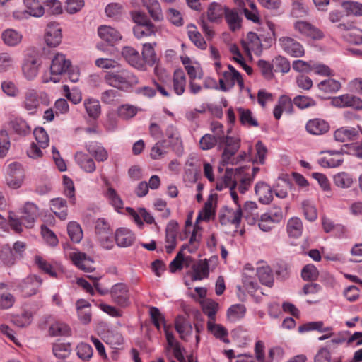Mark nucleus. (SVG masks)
I'll use <instances>...</instances> for the list:
<instances>
[{
	"instance_id": "f257e3e1",
	"label": "nucleus",
	"mask_w": 362,
	"mask_h": 362,
	"mask_svg": "<svg viewBox=\"0 0 362 362\" xmlns=\"http://www.w3.org/2000/svg\"><path fill=\"white\" fill-rule=\"evenodd\" d=\"M210 129L218 141V148L222 150L221 163H235L234 155L240 147V139L224 134V127L219 122H212Z\"/></svg>"
},
{
	"instance_id": "f03ea898",
	"label": "nucleus",
	"mask_w": 362,
	"mask_h": 362,
	"mask_svg": "<svg viewBox=\"0 0 362 362\" xmlns=\"http://www.w3.org/2000/svg\"><path fill=\"white\" fill-rule=\"evenodd\" d=\"M104 80L109 86L121 90H128L139 82L136 76L125 69L107 71Z\"/></svg>"
},
{
	"instance_id": "7ed1b4c3",
	"label": "nucleus",
	"mask_w": 362,
	"mask_h": 362,
	"mask_svg": "<svg viewBox=\"0 0 362 362\" xmlns=\"http://www.w3.org/2000/svg\"><path fill=\"white\" fill-rule=\"evenodd\" d=\"M71 62L65 54L57 52L52 59L50 66V74L49 77L43 76L42 82L58 83L60 81V76L66 73L71 68Z\"/></svg>"
},
{
	"instance_id": "20e7f679",
	"label": "nucleus",
	"mask_w": 362,
	"mask_h": 362,
	"mask_svg": "<svg viewBox=\"0 0 362 362\" xmlns=\"http://www.w3.org/2000/svg\"><path fill=\"white\" fill-rule=\"evenodd\" d=\"M234 183H229L228 186L230 187V196L236 205L235 209H227L224 214L221 216V224L230 223L235 226V228H238L241 222L242 215V206H241V199L236 194L233 186Z\"/></svg>"
},
{
	"instance_id": "39448f33",
	"label": "nucleus",
	"mask_w": 362,
	"mask_h": 362,
	"mask_svg": "<svg viewBox=\"0 0 362 362\" xmlns=\"http://www.w3.org/2000/svg\"><path fill=\"white\" fill-rule=\"evenodd\" d=\"M40 99H41L43 104L49 103L48 95L45 92H41L38 94L35 89L29 88L24 93L23 100L21 103L22 107L29 114H34L39 107Z\"/></svg>"
},
{
	"instance_id": "423d86ee",
	"label": "nucleus",
	"mask_w": 362,
	"mask_h": 362,
	"mask_svg": "<svg viewBox=\"0 0 362 362\" xmlns=\"http://www.w3.org/2000/svg\"><path fill=\"white\" fill-rule=\"evenodd\" d=\"M225 187H230L228 186L229 183H234L233 189L238 194V192L244 194L250 187L252 183V177L245 176L243 174L240 175L238 171L235 170V180L233 179V172L226 169V174L224 175Z\"/></svg>"
},
{
	"instance_id": "0eeeda50",
	"label": "nucleus",
	"mask_w": 362,
	"mask_h": 362,
	"mask_svg": "<svg viewBox=\"0 0 362 362\" xmlns=\"http://www.w3.org/2000/svg\"><path fill=\"white\" fill-rule=\"evenodd\" d=\"M167 345L165 346V354L168 358L174 357L179 362H194L192 356H185V349L175 339L173 334L166 332Z\"/></svg>"
},
{
	"instance_id": "6e6552de",
	"label": "nucleus",
	"mask_w": 362,
	"mask_h": 362,
	"mask_svg": "<svg viewBox=\"0 0 362 362\" xmlns=\"http://www.w3.org/2000/svg\"><path fill=\"white\" fill-rule=\"evenodd\" d=\"M112 301L120 308H124L131 304V293L129 286L124 283H117L110 289Z\"/></svg>"
},
{
	"instance_id": "1a4fd4ad",
	"label": "nucleus",
	"mask_w": 362,
	"mask_h": 362,
	"mask_svg": "<svg viewBox=\"0 0 362 362\" xmlns=\"http://www.w3.org/2000/svg\"><path fill=\"white\" fill-rule=\"evenodd\" d=\"M41 64V60L33 54L25 55L22 64L23 76L28 81L34 80L38 74Z\"/></svg>"
},
{
	"instance_id": "9d476101",
	"label": "nucleus",
	"mask_w": 362,
	"mask_h": 362,
	"mask_svg": "<svg viewBox=\"0 0 362 362\" xmlns=\"http://www.w3.org/2000/svg\"><path fill=\"white\" fill-rule=\"evenodd\" d=\"M280 47L288 55L300 58L305 55L303 46L295 39L290 37H281L279 39Z\"/></svg>"
},
{
	"instance_id": "9b49d317",
	"label": "nucleus",
	"mask_w": 362,
	"mask_h": 362,
	"mask_svg": "<svg viewBox=\"0 0 362 362\" xmlns=\"http://www.w3.org/2000/svg\"><path fill=\"white\" fill-rule=\"evenodd\" d=\"M103 181L104 183L103 192L104 197L116 211L119 212L124 206V202L120 195L116 189L113 188L112 184L107 178H103Z\"/></svg>"
},
{
	"instance_id": "f8f14e48",
	"label": "nucleus",
	"mask_w": 362,
	"mask_h": 362,
	"mask_svg": "<svg viewBox=\"0 0 362 362\" xmlns=\"http://www.w3.org/2000/svg\"><path fill=\"white\" fill-rule=\"evenodd\" d=\"M165 135L168 139L173 151L179 156L184 152L183 143L178 128L174 124H168L165 130Z\"/></svg>"
},
{
	"instance_id": "ddd939ff",
	"label": "nucleus",
	"mask_w": 362,
	"mask_h": 362,
	"mask_svg": "<svg viewBox=\"0 0 362 362\" xmlns=\"http://www.w3.org/2000/svg\"><path fill=\"white\" fill-rule=\"evenodd\" d=\"M69 258L73 264L78 269L90 272L93 271V260L86 253L80 252L77 250H73L67 254Z\"/></svg>"
},
{
	"instance_id": "4468645a",
	"label": "nucleus",
	"mask_w": 362,
	"mask_h": 362,
	"mask_svg": "<svg viewBox=\"0 0 362 362\" xmlns=\"http://www.w3.org/2000/svg\"><path fill=\"white\" fill-rule=\"evenodd\" d=\"M331 105L337 108L352 107L355 110H361L362 100L351 94H344L332 98Z\"/></svg>"
},
{
	"instance_id": "2eb2a0df",
	"label": "nucleus",
	"mask_w": 362,
	"mask_h": 362,
	"mask_svg": "<svg viewBox=\"0 0 362 362\" xmlns=\"http://www.w3.org/2000/svg\"><path fill=\"white\" fill-rule=\"evenodd\" d=\"M242 47L248 56L252 54L259 56L262 52V44L259 36L253 32H249L246 38L242 40Z\"/></svg>"
},
{
	"instance_id": "dca6fc26",
	"label": "nucleus",
	"mask_w": 362,
	"mask_h": 362,
	"mask_svg": "<svg viewBox=\"0 0 362 362\" xmlns=\"http://www.w3.org/2000/svg\"><path fill=\"white\" fill-rule=\"evenodd\" d=\"M294 29L301 35L312 40H320L324 37L323 33L308 22L298 21L294 23Z\"/></svg>"
},
{
	"instance_id": "f3484780",
	"label": "nucleus",
	"mask_w": 362,
	"mask_h": 362,
	"mask_svg": "<svg viewBox=\"0 0 362 362\" xmlns=\"http://www.w3.org/2000/svg\"><path fill=\"white\" fill-rule=\"evenodd\" d=\"M62 33L60 25L56 22L49 23L46 28L45 40L51 47H57L62 42Z\"/></svg>"
},
{
	"instance_id": "a211bd4d",
	"label": "nucleus",
	"mask_w": 362,
	"mask_h": 362,
	"mask_svg": "<svg viewBox=\"0 0 362 362\" xmlns=\"http://www.w3.org/2000/svg\"><path fill=\"white\" fill-rule=\"evenodd\" d=\"M325 156L318 159V163L323 168H337L344 162V154L341 151L330 150L324 152Z\"/></svg>"
},
{
	"instance_id": "6ab92c4d",
	"label": "nucleus",
	"mask_w": 362,
	"mask_h": 362,
	"mask_svg": "<svg viewBox=\"0 0 362 362\" xmlns=\"http://www.w3.org/2000/svg\"><path fill=\"white\" fill-rule=\"evenodd\" d=\"M122 54L127 62L132 67L140 70H146V66L141 58L139 53L133 47H124L122 50Z\"/></svg>"
},
{
	"instance_id": "aec40b11",
	"label": "nucleus",
	"mask_w": 362,
	"mask_h": 362,
	"mask_svg": "<svg viewBox=\"0 0 362 362\" xmlns=\"http://www.w3.org/2000/svg\"><path fill=\"white\" fill-rule=\"evenodd\" d=\"M236 83L240 88L244 86L242 76L239 72H223V77L219 79L220 89L225 92L228 91Z\"/></svg>"
},
{
	"instance_id": "412c9836",
	"label": "nucleus",
	"mask_w": 362,
	"mask_h": 362,
	"mask_svg": "<svg viewBox=\"0 0 362 362\" xmlns=\"http://www.w3.org/2000/svg\"><path fill=\"white\" fill-rule=\"evenodd\" d=\"M134 240L135 235L129 228L122 227L115 233V241L119 247H130Z\"/></svg>"
},
{
	"instance_id": "4be33fe9",
	"label": "nucleus",
	"mask_w": 362,
	"mask_h": 362,
	"mask_svg": "<svg viewBox=\"0 0 362 362\" xmlns=\"http://www.w3.org/2000/svg\"><path fill=\"white\" fill-rule=\"evenodd\" d=\"M21 213L23 226L32 228L38 215L37 206L34 203L28 202L22 208Z\"/></svg>"
},
{
	"instance_id": "5701e85b",
	"label": "nucleus",
	"mask_w": 362,
	"mask_h": 362,
	"mask_svg": "<svg viewBox=\"0 0 362 362\" xmlns=\"http://www.w3.org/2000/svg\"><path fill=\"white\" fill-rule=\"evenodd\" d=\"M41 284L42 279L40 277L30 275L21 281L20 287L25 296H31L37 293Z\"/></svg>"
},
{
	"instance_id": "b1692460",
	"label": "nucleus",
	"mask_w": 362,
	"mask_h": 362,
	"mask_svg": "<svg viewBox=\"0 0 362 362\" xmlns=\"http://www.w3.org/2000/svg\"><path fill=\"white\" fill-rule=\"evenodd\" d=\"M85 148L98 162H104L108 158L107 151L98 141L86 142Z\"/></svg>"
},
{
	"instance_id": "393cba45",
	"label": "nucleus",
	"mask_w": 362,
	"mask_h": 362,
	"mask_svg": "<svg viewBox=\"0 0 362 362\" xmlns=\"http://www.w3.org/2000/svg\"><path fill=\"white\" fill-rule=\"evenodd\" d=\"M74 159L79 168L87 173H93L96 170L95 160L83 151H77Z\"/></svg>"
},
{
	"instance_id": "a878e982",
	"label": "nucleus",
	"mask_w": 362,
	"mask_h": 362,
	"mask_svg": "<svg viewBox=\"0 0 362 362\" xmlns=\"http://www.w3.org/2000/svg\"><path fill=\"white\" fill-rule=\"evenodd\" d=\"M1 40L8 47H17L22 42L23 34L13 28H7L2 32Z\"/></svg>"
},
{
	"instance_id": "bb28decb",
	"label": "nucleus",
	"mask_w": 362,
	"mask_h": 362,
	"mask_svg": "<svg viewBox=\"0 0 362 362\" xmlns=\"http://www.w3.org/2000/svg\"><path fill=\"white\" fill-rule=\"evenodd\" d=\"M177 223L175 221H170L165 230V249L168 253H171L176 247V235L177 230Z\"/></svg>"
},
{
	"instance_id": "cd10ccee",
	"label": "nucleus",
	"mask_w": 362,
	"mask_h": 362,
	"mask_svg": "<svg viewBox=\"0 0 362 362\" xmlns=\"http://www.w3.org/2000/svg\"><path fill=\"white\" fill-rule=\"evenodd\" d=\"M258 200L263 204H269L273 199V191L269 185L264 182H258L255 187Z\"/></svg>"
},
{
	"instance_id": "c85d7f7f",
	"label": "nucleus",
	"mask_w": 362,
	"mask_h": 362,
	"mask_svg": "<svg viewBox=\"0 0 362 362\" xmlns=\"http://www.w3.org/2000/svg\"><path fill=\"white\" fill-rule=\"evenodd\" d=\"M242 215L250 225H254L259 219L257 204L255 202L247 201L242 207Z\"/></svg>"
},
{
	"instance_id": "c756f323",
	"label": "nucleus",
	"mask_w": 362,
	"mask_h": 362,
	"mask_svg": "<svg viewBox=\"0 0 362 362\" xmlns=\"http://www.w3.org/2000/svg\"><path fill=\"white\" fill-rule=\"evenodd\" d=\"M98 34L102 40L110 44H113L122 39L121 34L117 30L108 25L99 26Z\"/></svg>"
},
{
	"instance_id": "7c9ffc66",
	"label": "nucleus",
	"mask_w": 362,
	"mask_h": 362,
	"mask_svg": "<svg viewBox=\"0 0 362 362\" xmlns=\"http://www.w3.org/2000/svg\"><path fill=\"white\" fill-rule=\"evenodd\" d=\"M209 273V266L207 259H201L192 267V279L200 281L207 278Z\"/></svg>"
},
{
	"instance_id": "2f4dec72",
	"label": "nucleus",
	"mask_w": 362,
	"mask_h": 362,
	"mask_svg": "<svg viewBox=\"0 0 362 362\" xmlns=\"http://www.w3.org/2000/svg\"><path fill=\"white\" fill-rule=\"evenodd\" d=\"M306 130L312 134L320 135L326 133L329 129V124L322 119H313L306 124Z\"/></svg>"
},
{
	"instance_id": "473e14b6",
	"label": "nucleus",
	"mask_w": 362,
	"mask_h": 362,
	"mask_svg": "<svg viewBox=\"0 0 362 362\" xmlns=\"http://www.w3.org/2000/svg\"><path fill=\"white\" fill-rule=\"evenodd\" d=\"M207 329L216 339L226 344L230 342L228 339V330L221 325L215 322V320H209L207 322Z\"/></svg>"
},
{
	"instance_id": "72a5a7b5",
	"label": "nucleus",
	"mask_w": 362,
	"mask_h": 362,
	"mask_svg": "<svg viewBox=\"0 0 362 362\" xmlns=\"http://www.w3.org/2000/svg\"><path fill=\"white\" fill-rule=\"evenodd\" d=\"M199 168L200 163L197 156L194 154L189 155L185 164V173L189 180H195Z\"/></svg>"
},
{
	"instance_id": "f704fd0d",
	"label": "nucleus",
	"mask_w": 362,
	"mask_h": 362,
	"mask_svg": "<svg viewBox=\"0 0 362 362\" xmlns=\"http://www.w3.org/2000/svg\"><path fill=\"white\" fill-rule=\"evenodd\" d=\"M142 5L146 8L151 17L156 21L163 20V15L158 0H141Z\"/></svg>"
},
{
	"instance_id": "c9c22d12",
	"label": "nucleus",
	"mask_w": 362,
	"mask_h": 362,
	"mask_svg": "<svg viewBox=\"0 0 362 362\" xmlns=\"http://www.w3.org/2000/svg\"><path fill=\"white\" fill-rule=\"evenodd\" d=\"M225 19L228 25L229 29L235 32L239 30L241 27V16L236 9H230L226 8Z\"/></svg>"
},
{
	"instance_id": "e433bc0d",
	"label": "nucleus",
	"mask_w": 362,
	"mask_h": 362,
	"mask_svg": "<svg viewBox=\"0 0 362 362\" xmlns=\"http://www.w3.org/2000/svg\"><path fill=\"white\" fill-rule=\"evenodd\" d=\"M173 90L177 95H182L186 87V76L183 70L178 69L174 71L173 76Z\"/></svg>"
},
{
	"instance_id": "4c0bfd02",
	"label": "nucleus",
	"mask_w": 362,
	"mask_h": 362,
	"mask_svg": "<svg viewBox=\"0 0 362 362\" xmlns=\"http://www.w3.org/2000/svg\"><path fill=\"white\" fill-rule=\"evenodd\" d=\"M175 329L182 339L187 341L192 333V325L183 317L179 316L175 320Z\"/></svg>"
},
{
	"instance_id": "58836bf2",
	"label": "nucleus",
	"mask_w": 362,
	"mask_h": 362,
	"mask_svg": "<svg viewBox=\"0 0 362 362\" xmlns=\"http://www.w3.org/2000/svg\"><path fill=\"white\" fill-rule=\"evenodd\" d=\"M358 134L356 128L344 127L337 129L334 132V136L337 141L346 142L354 139Z\"/></svg>"
},
{
	"instance_id": "ea45409f",
	"label": "nucleus",
	"mask_w": 362,
	"mask_h": 362,
	"mask_svg": "<svg viewBox=\"0 0 362 362\" xmlns=\"http://www.w3.org/2000/svg\"><path fill=\"white\" fill-rule=\"evenodd\" d=\"M226 6L213 2L208 8L207 17L211 22L218 23L221 21L222 17L225 15Z\"/></svg>"
},
{
	"instance_id": "a19ab883",
	"label": "nucleus",
	"mask_w": 362,
	"mask_h": 362,
	"mask_svg": "<svg viewBox=\"0 0 362 362\" xmlns=\"http://www.w3.org/2000/svg\"><path fill=\"white\" fill-rule=\"evenodd\" d=\"M23 2L30 16L40 18L44 15V6L38 0H23Z\"/></svg>"
},
{
	"instance_id": "79ce46f5",
	"label": "nucleus",
	"mask_w": 362,
	"mask_h": 362,
	"mask_svg": "<svg viewBox=\"0 0 362 362\" xmlns=\"http://www.w3.org/2000/svg\"><path fill=\"white\" fill-rule=\"evenodd\" d=\"M66 202L62 198H55L51 200L52 211L62 220L67 218Z\"/></svg>"
},
{
	"instance_id": "37998d69",
	"label": "nucleus",
	"mask_w": 362,
	"mask_h": 362,
	"mask_svg": "<svg viewBox=\"0 0 362 362\" xmlns=\"http://www.w3.org/2000/svg\"><path fill=\"white\" fill-rule=\"evenodd\" d=\"M240 123L247 127H258L259 123L256 117L253 115L252 111L249 109L243 107L238 108Z\"/></svg>"
},
{
	"instance_id": "c03bdc74",
	"label": "nucleus",
	"mask_w": 362,
	"mask_h": 362,
	"mask_svg": "<svg viewBox=\"0 0 362 362\" xmlns=\"http://www.w3.org/2000/svg\"><path fill=\"white\" fill-rule=\"evenodd\" d=\"M287 233L290 237L297 238L302 235L303 223L298 217L291 218L287 223Z\"/></svg>"
},
{
	"instance_id": "a18cd8bd",
	"label": "nucleus",
	"mask_w": 362,
	"mask_h": 362,
	"mask_svg": "<svg viewBox=\"0 0 362 362\" xmlns=\"http://www.w3.org/2000/svg\"><path fill=\"white\" fill-rule=\"evenodd\" d=\"M10 125L13 132L19 135L25 136L31 132L30 125L25 119L21 117H16L12 119L10 122Z\"/></svg>"
},
{
	"instance_id": "49530a36",
	"label": "nucleus",
	"mask_w": 362,
	"mask_h": 362,
	"mask_svg": "<svg viewBox=\"0 0 362 362\" xmlns=\"http://www.w3.org/2000/svg\"><path fill=\"white\" fill-rule=\"evenodd\" d=\"M256 274L262 284L268 287L272 286L274 284V276L272 269L269 266L258 267L257 269Z\"/></svg>"
},
{
	"instance_id": "de8ad7c7",
	"label": "nucleus",
	"mask_w": 362,
	"mask_h": 362,
	"mask_svg": "<svg viewBox=\"0 0 362 362\" xmlns=\"http://www.w3.org/2000/svg\"><path fill=\"white\" fill-rule=\"evenodd\" d=\"M202 308L204 314H206L209 320H215L216 314L218 310V303L212 299L204 298L201 301Z\"/></svg>"
},
{
	"instance_id": "09e8293b",
	"label": "nucleus",
	"mask_w": 362,
	"mask_h": 362,
	"mask_svg": "<svg viewBox=\"0 0 362 362\" xmlns=\"http://www.w3.org/2000/svg\"><path fill=\"white\" fill-rule=\"evenodd\" d=\"M310 331H317L318 332H326L332 331V327H325L324 325L323 322L322 321H316V322H310L305 323L298 327V332L300 333H303L306 332Z\"/></svg>"
},
{
	"instance_id": "8fccbe9b",
	"label": "nucleus",
	"mask_w": 362,
	"mask_h": 362,
	"mask_svg": "<svg viewBox=\"0 0 362 362\" xmlns=\"http://www.w3.org/2000/svg\"><path fill=\"white\" fill-rule=\"evenodd\" d=\"M83 105L89 117L96 119L100 116L101 108L98 100L93 98L85 99Z\"/></svg>"
},
{
	"instance_id": "3c124183",
	"label": "nucleus",
	"mask_w": 362,
	"mask_h": 362,
	"mask_svg": "<svg viewBox=\"0 0 362 362\" xmlns=\"http://www.w3.org/2000/svg\"><path fill=\"white\" fill-rule=\"evenodd\" d=\"M246 313V308L243 304L231 305L227 311V317L230 322H237L242 319Z\"/></svg>"
},
{
	"instance_id": "603ef678",
	"label": "nucleus",
	"mask_w": 362,
	"mask_h": 362,
	"mask_svg": "<svg viewBox=\"0 0 362 362\" xmlns=\"http://www.w3.org/2000/svg\"><path fill=\"white\" fill-rule=\"evenodd\" d=\"M341 7L347 16H362V4L358 1H344L341 3Z\"/></svg>"
},
{
	"instance_id": "864d4df0",
	"label": "nucleus",
	"mask_w": 362,
	"mask_h": 362,
	"mask_svg": "<svg viewBox=\"0 0 362 362\" xmlns=\"http://www.w3.org/2000/svg\"><path fill=\"white\" fill-rule=\"evenodd\" d=\"M156 31V28L153 23L144 25H135L133 28L134 35L138 39L155 35Z\"/></svg>"
},
{
	"instance_id": "5fc2aeb1",
	"label": "nucleus",
	"mask_w": 362,
	"mask_h": 362,
	"mask_svg": "<svg viewBox=\"0 0 362 362\" xmlns=\"http://www.w3.org/2000/svg\"><path fill=\"white\" fill-rule=\"evenodd\" d=\"M68 235L72 242L78 243L83 238L81 226L76 221H70L67 226Z\"/></svg>"
},
{
	"instance_id": "6e6d98bb",
	"label": "nucleus",
	"mask_w": 362,
	"mask_h": 362,
	"mask_svg": "<svg viewBox=\"0 0 362 362\" xmlns=\"http://www.w3.org/2000/svg\"><path fill=\"white\" fill-rule=\"evenodd\" d=\"M188 35L194 45L201 49H206L207 45L205 40L194 25L188 27Z\"/></svg>"
},
{
	"instance_id": "4d7b16f0",
	"label": "nucleus",
	"mask_w": 362,
	"mask_h": 362,
	"mask_svg": "<svg viewBox=\"0 0 362 362\" xmlns=\"http://www.w3.org/2000/svg\"><path fill=\"white\" fill-rule=\"evenodd\" d=\"M272 67L275 71H280L285 74L290 71L291 64L286 57L279 55L273 59Z\"/></svg>"
},
{
	"instance_id": "13d9d810",
	"label": "nucleus",
	"mask_w": 362,
	"mask_h": 362,
	"mask_svg": "<svg viewBox=\"0 0 362 362\" xmlns=\"http://www.w3.org/2000/svg\"><path fill=\"white\" fill-rule=\"evenodd\" d=\"M53 354L59 358H65L68 357L71 351V344L69 343L58 342L53 345Z\"/></svg>"
},
{
	"instance_id": "bf43d9fd",
	"label": "nucleus",
	"mask_w": 362,
	"mask_h": 362,
	"mask_svg": "<svg viewBox=\"0 0 362 362\" xmlns=\"http://www.w3.org/2000/svg\"><path fill=\"white\" fill-rule=\"evenodd\" d=\"M314 362H342L341 357L332 358L331 352L327 348L320 349L315 355Z\"/></svg>"
},
{
	"instance_id": "052dcab7",
	"label": "nucleus",
	"mask_w": 362,
	"mask_h": 362,
	"mask_svg": "<svg viewBox=\"0 0 362 362\" xmlns=\"http://www.w3.org/2000/svg\"><path fill=\"white\" fill-rule=\"evenodd\" d=\"M2 91L8 97L16 98L20 94L17 85L11 80L3 81L1 83Z\"/></svg>"
},
{
	"instance_id": "680f3d73",
	"label": "nucleus",
	"mask_w": 362,
	"mask_h": 362,
	"mask_svg": "<svg viewBox=\"0 0 362 362\" xmlns=\"http://www.w3.org/2000/svg\"><path fill=\"white\" fill-rule=\"evenodd\" d=\"M35 263L40 269L49 274V276L52 277H56L57 276V272L56 269L42 257L38 255L35 256Z\"/></svg>"
},
{
	"instance_id": "e2e57ef3",
	"label": "nucleus",
	"mask_w": 362,
	"mask_h": 362,
	"mask_svg": "<svg viewBox=\"0 0 362 362\" xmlns=\"http://www.w3.org/2000/svg\"><path fill=\"white\" fill-rule=\"evenodd\" d=\"M142 57L141 59L145 64L153 65L156 62V56L152 44L145 43L143 45Z\"/></svg>"
},
{
	"instance_id": "0e129e2a",
	"label": "nucleus",
	"mask_w": 362,
	"mask_h": 362,
	"mask_svg": "<svg viewBox=\"0 0 362 362\" xmlns=\"http://www.w3.org/2000/svg\"><path fill=\"white\" fill-rule=\"evenodd\" d=\"M318 87L321 90L327 93H334L339 90L341 88V83L334 79L328 78L322 81L319 84Z\"/></svg>"
},
{
	"instance_id": "69168bd1",
	"label": "nucleus",
	"mask_w": 362,
	"mask_h": 362,
	"mask_svg": "<svg viewBox=\"0 0 362 362\" xmlns=\"http://www.w3.org/2000/svg\"><path fill=\"white\" fill-rule=\"evenodd\" d=\"M334 184L341 188H349L353 184L351 176L346 173H340L334 177Z\"/></svg>"
},
{
	"instance_id": "338daca9",
	"label": "nucleus",
	"mask_w": 362,
	"mask_h": 362,
	"mask_svg": "<svg viewBox=\"0 0 362 362\" xmlns=\"http://www.w3.org/2000/svg\"><path fill=\"white\" fill-rule=\"evenodd\" d=\"M104 341L111 346L116 348L123 342V338L120 333L108 330L104 336Z\"/></svg>"
},
{
	"instance_id": "774afa93",
	"label": "nucleus",
	"mask_w": 362,
	"mask_h": 362,
	"mask_svg": "<svg viewBox=\"0 0 362 362\" xmlns=\"http://www.w3.org/2000/svg\"><path fill=\"white\" fill-rule=\"evenodd\" d=\"M49 334L52 336L69 335L70 334V328L64 322H57L50 326Z\"/></svg>"
}]
</instances>
